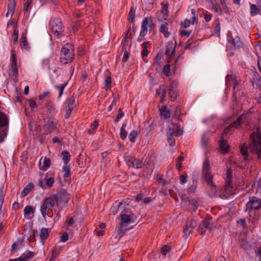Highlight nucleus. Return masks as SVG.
Returning <instances> with one entry per match:
<instances>
[{"label":"nucleus","instance_id":"obj_1","mask_svg":"<svg viewBox=\"0 0 261 261\" xmlns=\"http://www.w3.org/2000/svg\"><path fill=\"white\" fill-rule=\"evenodd\" d=\"M202 175L206 181L207 186L213 193L217 191L216 185L214 183L213 175L212 174L209 160L206 158L203 163Z\"/></svg>","mask_w":261,"mask_h":261},{"label":"nucleus","instance_id":"obj_2","mask_svg":"<svg viewBox=\"0 0 261 261\" xmlns=\"http://www.w3.org/2000/svg\"><path fill=\"white\" fill-rule=\"evenodd\" d=\"M74 57V50L73 46L69 43H66L61 48L60 61L63 64H66L72 62Z\"/></svg>","mask_w":261,"mask_h":261},{"label":"nucleus","instance_id":"obj_3","mask_svg":"<svg viewBox=\"0 0 261 261\" xmlns=\"http://www.w3.org/2000/svg\"><path fill=\"white\" fill-rule=\"evenodd\" d=\"M71 195L65 189L60 190L56 194H53L51 198L54 199L55 204L60 207V211L70 199Z\"/></svg>","mask_w":261,"mask_h":261},{"label":"nucleus","instance_id":"obj_4","mask_svg":"<svg viewBox=\"0 0 261 261\" xmlns=\"http://www.w3.org/2000/svg\"><path fill=\"white\" fill-rule=\"evenodd\" d=\"M250 139L251 151L256 153L258 158H261V133L259 132H253L250 135Z\"/></svg>","mask_w":261,"mask_h":261},{"label":"nucleus","instance_id":"obj_5","mask_svg":"<svg viewBox=\"0 0 261 261\" xmlns=\"http://www.w3.org/2000/svg\"><path fill=\"white\" fill-rule=\"evenodd\" d=\"M49 27L53 34L58 39L63 35L64 28L60 19L52 18L49 21Z\"/></svg>","mask_w":261,"mask_h":261},{"label":"nucleus","instance_id":"obj_6","mask_svg":"<svg viewBox=\"0 0 261 261\" xmlns=\"http://www.w3.org/2000/svg\"><path fill=\"white\" fill-rule=\"evenodd\" d=\"M9 120L8 117L0 111V143L4 141L7 135Z\"/></svg>","mask_w":261,"mask_h":261},{"label":"nucleus","instance_id":"obj_7","mask_svg":"<svg viewBox=\"0 0 261 261\" xmlns=\"http://www.w3.org/2000/svg\"><path fill=\"white\" fill-rule=\"evenodd\" d=\"M43 121V128L45 135L51 133L57 128L58 121L54 117L47 116L44 118Z\"/></svg>","mask_w":261,"mask_h":261},{"label":"nucleus","instance_id":"obj_8","mask_svg":"<svg viewBox=\"0 0 261 261\" xmlns=\"http://www.w3.org/2000/svg\"><path fill=\"white\" fill-rule=\"evenodd\" d=\"M148 27H149L150 29H152L154 27L151 17H145L143 19L141 25V30L137 39L138 41L141 42L144 37L147 34Z\"/></svg>","mask_w":261,"mask_h":261},{"label":"nucleus","instance_id":"obj_9","mask_svg":"<svg viewBox=\"0 0 261 261\" xmlns=\"http://www.w3.org/2000/svg\"><path fill=\"white\" fill-rule=\"evenodd\" d=\"M260 208L261 198L252 196L249 198V201L246 204L245 211L251 212L252 210H257Z\"/></svg>","mask_w":261,"mask_h":261},{"label":"nucleus","instance_id":"obj_10","mask_svg":"<svg viewBox=\"0 0 261 261\" xmlns=\"http://www.w3.org/2000/svg\"><path fill=\"white\" fill-rule=\"evenodd\" d=\"M233 172L232 169L230 167L227 168L226 173L225 184L224 186V191L227 194H231L233 188Z\"/></svg>","mask_w":261,"mask_h":261},{"label":"nucleus","instance_id":"obj_11","mask_svg":"<svg viewBox=\"0 0 261 261\" xmlns=\"http://www.w3.org/2000/svg\"><path fill=\"white\" fill-rule=\"evenodd\" d=\"M55 205L54 199L50 197L46 198L43 200V203L40 207V211L42 216L45 218L48 215L49 209L53 207Z\"/></svg>","mask_w":261,"mask_h":261},{"label":"nucleus","instance_id":"obj_12","mask_svg":"<svg viewBox=\"0 0 261 261\" xmlns=\"http://www.w3.org/2000/svg\"><path fill=\"white\" fill-rule=\"evenodd\" d=\"M125 161L129 167L140 169L143 168L144 166L142 161L134 156H127L125 158Z\"/></svg>","mask_w":261,"mask_h":261},{"label":"nucleus","instance_id":"obj_13","mask_svg":"<svg viewBox=\"0 0 261 261\" xmlns=\"http://www.w3.org/2000/svg\"><path fill=\"white\" fill-rule=\"evenodd\" d=\"M212 218L204 219L202 221L198 227V232L200 235H204L205 233L206 229L211 230L212 228V224L211 223Z\"/></svg>","mask_w":261,"mask_h":261},{"label":"nucleus","instance_id":"obj_14","mask_svg":"<svg viewBox=\"0 0 261 261\" xmlns=\"http://www.w3.org/2000/svg\"><path fill=\"white\" fill-rule=\"evenodd\" d=\"M197 226V222L195 220L191 219L187 221L185 227L184 229L185 234L189 236Z\"/></svg>","mask_w":261,"mask_h":261},{"label":"nucleus","instance_id":"obj_15","mask_svg":"<svg viewBox=\"0 0 261 261\" xmlns=\"http://www.w3.org/2000/svg\"><path fill=\"white\" fill-rule=\"evenodd\" d=\"M175 53V45L172 41L168 42L165 45V55L168 58L167 62H170V58Z\"/></svg>","mask_w":261,"mask_h":261},{"label":"nucleus","instance_id":"obj_16","mask_svg":"<svg viewBox=\"0 0 261 261\" xmlns=\"http://www.w3.org/2000/svg\"><path fill=\"white\" fill-rule=\"evenodd\" d=\"M169 95L172 101H174L178 95L176 84L173 82L170 83L169 88Z\"/></svg>","mask_w":261,"mask_h":261},{"label":"nucleus","instance_id":"obj_17","mask_svg":"<svg viewBox=\"0 0 261 261\" xmlns=\"http://www.w3.org/2000/svg\"><path fill=\"white\" fill-rule=\"evenodd\" d=\"M228 43H229V47L231 49L240 48L243 45L240 38L237 36L234 38L231 36L230 39H228Z\"/></svg>","mask_w":261,"mask_h":261},{"label":"nucleus","instance_id":"obj_18","mask_svg":"<svg viewBox=\"0 0 261 261\" xmlns=\"http://www.w3.org/2000/svg\"><path fill=\"white\" fill-rule=\"evenodd\" d=\"M232 81L233 82V92L232 95V97L234 99L236 98V92L239 90V83H238L237 81L233 79V77L229 75H227L226 76L225 83L226 85L227 86H230V81Z\"/></svg>","mask_w":261,"mask_h":261},{"label":"nucleus","instance_id":"obj_19","mask_svg":"<svg viewBox=\"0 0 261 261\" xmlns=\"http://www.w3.org/2000/svg\"><path fill=\"white\" fill-rule=\"evenodd\" d=\"M76 220V217L73 214H69L67 215L64 223L65 225L67 226L66 230H69V229L68 227L74 228L75 226Z\"/></svg>","mask_w":261,"mask_h":261},{"label":"nucleus","instance_id":"obj_20","mask_svg":"<svg viewBox=\"0 0 261 261\" xmlns=\"http://www.w3.org/2000/svg\"><path fill=\"white\" fill-rule=\"evenodd\" d=\"M75 103V98L73 96L70 97L67 102V106L66 107V112L65 114L64 117L65 119H68L70 115L74 109V105Z\"/></svg>","mask_w":261,"mask_h":261},{"label":"nucleus","instance_id":"obj_21","mask_svg":"<svg viewBox=\"0 0 261 261\" xmlns=\"http://www.w3.org/2000/svg\"><path fill=\"white\" fill-rule=\"evenodd\" d=\"M134 215V214L131 212L129 214H125L121 213L120 215L121 218V222L120 223H121V225H124L126 226V224L133 222L134 221L133 220Z\"/></svg>","mask_w":261,"mask_h":261},{"label":"nucleus","instance_id":"obj_22","mask_svg":"<svg viewBox=\"0 0 261 261\" xmlns=\"http://www.w3.org/2000/svg\"><path fill=\"white\" fill-rule=\"evenodd\" d=\"M167 86L165 85H161L156 90V94L160 96L161 103H163L165 101L167 94Z\"/></svg>","mask_w":261,"mask_h":261},{"label":"nucleus","instance_id":"obj_23","mask_svg":"<svg viewBox=\"0 0 261 261\" xmlns=\"http://www.w3.org/2000/svg\"><path fill=\"white\" fill-rule=\"evenodd\" d=\"M62 171L64 172L63 177L64 181L66 183L69 184L71 182V172L70 168L69 165H64L62 168Z\"/></svg>","mask_w":261,"mask_h":261},{"label":"nucleus","instance_id":"obj_24","mask_svg":"<svg viewBox=\"0 0 261 261\" xmlns=\"http://www.w3.org/2000/svg\"><path fill=\"white\" fill-rule=\"evenodd\" d=\"M170 23L167 22L163 23L160 28V32L162 33L164 37L168 38L170 35V33L169 31V25Z\"/></svg>","mask_w":261,"mask_h":261},{"label":"nucleus","instance_id":"obj_25","mask_svg":"<svg viewBox=\"0 0 261 261\" xmlns=\"http://www.w3.org/2000/svg\"><path fill=\"white\" fill-rule=\"evenodd\" d=\"M20 46L22 49L29 50L30 47L27 40L26 34L22 33L20 39Z\"/></svg>","mask_w":261,"mask_h":261},{"label":"nucleus","instance_id":"obj_26","mask_svg":"<svg viewBox=\"0 0 261 261\" xmlns=\"http://www.w3.org/2000/svg\"><path fill=\"white\" fill-rule=\"evenodd\" d=\"M168 4H165L163 5L161 9V14L162 15V17H158V19L159 21H163V20H167V18L168 17Z\"/></svg>","mask_w":261,"mask_h":261},{"label":"nucleus","instance_id":"obj_27","mask_svg":"<svg viewBox=\"0 0 261 261\" xmlns=\"http://www.w3.org/2000/svg\"><path fill=\"white\" fill-rule=\"evenodd\" d=\"M16 7V3L14 0H8V11L6 14V17H8L9 14L12 16L15 12Z\"/></svg>","mask_w":261,"mask_h":261},{"label":"nucleus","instance_id":"obj_28","mask_svg":"<svg viewBox=\"0 0 261 261\" xmlns=\"http://www.w3.org/2000/svg\"><path fill=\"white\" fill-rule=\"evenodd\" d=\"M172 127L169 126L167 132L171 134L173 136H178L181 134V129L179 126L172 124Z\"/></svg>","mask_w":261,"mask_h":261},{"label":"nucleus","instance_id":"obj_29","mask_svg":"<svg viewBox=\"0 0 261 261\" xmlns=\"http://www.w3.org/2000/svg\"><path fill=\"white\" fill-rule=\"evenodd\" d=\"M49 230L48 228H42L40 229L39 237L40 241L43 243L48 238Z\"/></svg>","mask_w":261,"mask_h":261},{"label":"nucleus","instance_id":"obj_30","mask_svg":"<svg viewBox=\"0 0 261 261\" xmlns=\"http://www.w3.org/2000/svg\"><path fill=\"white\" fill-rule=\"evenodd\" d=\"M220 148H221V150L222 153H226L228 152L229 150V146L227 144V142L226 140L224 139H222L220 142Z\"/></svg>","mask_w":261,"mask_h":261},{"label":"nucleus","instance_id":"obj_31","mask_svg":"<svg viewBox=\"0 0 261 261\" xmlns=\"http://www.w3.org/2000/svg\"><path fill=\"white\" fill-rule=\"evenodd\" d=\"M34 252L32 251H29L26 254L24 253L22 256L15 259L18 261H28V259L32 258L34 256Z\"/></svg>","mask_w":261,"mask_h":261},{"label":"nucleus","instance_id":"obj_32","mask_svg":"<svg viewBox=\"0 0 261 261\" xmlns=\"http://www.w3.org/2000/svg\"><path fill=\"white\" fill-rule=\"evenodd\" d=\"M62 248L59 246L54 247L51 250L52 256L50 259V261H55L56 258L60 254Z\"/></svg>","mask_w":261,"mask_h":261},{"label":"nucleus","instance_id":"obj_33","mask_svg":"<svg viewBox=\"0 0 261 261\" xmlns=\"http://www.w3.org/2000/svg\"><path fill=\"white\" fill-rule=\"evenodd\" d=\"M160 113L164 119H166L170 117V111L168 109L166 106H163L160 109Z\"/></svg>","mask_w":261,"mask_h":261},{"label":"nucleus","instance_id":"obj_34","mask_svg":"<svg viewBox=\"0 0 261 261\" xmlns=\"http://www.w3.org/2000/svg\"><path fill=\"white\" fill-rule=\"evenodd\" d=\"M34 188V185L33 183H29L21 192V195L22 197L26 196Z\"/></svg>","mask_w":261,"mask_h":261},{"label":"nucleus","instance_id":"obj_35","mask_svg":"<svg viewBox=\"0 0 261 261\" xmlns=\"http://www.w3.org/2000/svg\"><path fill=\"white\" fill-rule=\"evenodd\" d=\"M197 180L193 179V184L187 189V193L188 194H194L196 192L197 189Z\"/></svg>","mask_w":261,"mask_h":261},{"label":"nucleus","instance_id":"obj_36","mask_svg":"<svg viewBox=\"0 0 261 261\" xmlns=\"http://www.w3.org/2000/svg\"><path fill=\"white\" fill-rule=\"evenodd\" d=\"M211 5L212 9L214 10L216 13L220 15L222 14V9L217 2L212 1Z\"/></svg>","mask_w":261,"mask_h":261},{"label":"nucleus","instance_id":"obj_37","mask_svg":"<svg viewBox=\"0 0 261 261\" xmlns=\"http://www.w3.org/2000/svg\"><path fill=\"white\" fill-rule=\"evenodd\" d=\"M35 213V208L31 205H27L24 208V215L25 216H30V215H32V216L31 217L32 218L34 214Z\"/></svg>","mask_w":261,"mask_h":261},{"label":"nucleus","instance_id":"obj_38","mask_svg":"<svg viewBox=\"0 0 261 261\" xmlns=\"http://www.w3.org/2000/svg\"><path fill=\"white\" fill-rule=\"evenodd\" d=\"M62 160L64 163V165H68L70 160V154L68 151H63L61 153Z\"/></svg>","mask_w":261,"mask_h":261},{"label":"nucleus","instance_id":"obj_39","mask_svg":"<svg viewBox=\"0 0 261 261\" xmlns=\"http://www.w3.org/2000/svg\"><path fill=\"white\" fill-rule=\"evenodd\" d=\"M260 12V10L258 8L257 6L254 4L250 5V14L252 16H255Z\"/></svg>","mask_w":261,"mask_h":261},{"label":"nucleus","instance_id":"obj_40","mask_svg":"<svg viewBox=\"0 0 261 261\" xmlns=\"http://www.w3.org/2000/svg\"><path fill=\"white\" fill-rule=\"evenodd\" d=\"M142 3L147 10H150L153 7V0H142Z\"/></svg>","mask_w":261,"mask_h":261},{"label":"nucleus","instance_id":"obj_41","mask_svg":"<svg viewBox=\"0 0 261 261\" xmlns=\"http://www.w3.org/2000/svg\"><path fill=\"white\" fill-rule=\"evenodd\" d=\"M189 202L191 210L196 212L198 207V202L197 200L195 199H191L189 200Z\"/></svg>","mask_w":261,"mask_h":261},{"label":"nucleus","instance_id":"obj_42","mask_svg":"<svg viewBox=\"0 0 261 261\" xmlns=\"http://www.w3.org/2000/svg\"><path fill=\"white\" fill-rule=\"evenodd\" d=\"M68 84V81L65 82L64 84H62L61 85H56L55 86V88L58 90H59V95L58 98H60V97L62 96V95L63 93V91L65 88V87Z\"/></svg>","mask_w":261,"mask_h":261},{"label":"nucleus","instance_id":"obj_43","mask_svg":"<svg viewBox=\"0 0 261 261\" xmlns=\"http://www.w3.org/2000/svg\"><path fill=\"white\" fill-rule=\"evenodd\" d=\"M98 126V122L97 120H94L90 125V127L88 129V133L89 134H94L95 129Z\"/></svg>","mask_w":261,"mask_h":261},{"label":"nucleus","instance_id":"obj_44","mask_svg":"<svg viewBox=\"0 0 261 261\" xmlns=\"http://www.w3.org/2000/svg\"><path fill=\"white\" fill-rule=\"evenodd\" d=\"M126 126V123H124L122 126L120 128V137L121 138V139L123 140H124L126 137H127V132L125 130V127Z\"/></svg>","mask_w":261,"mask_h":261},{"label":"nucleus","instance_id":"obj_45","mask_svg":"<svg viewBox=\"0 0 261 261\" xmlns=\"http://www.w3.org/2000/svg\"><path fill=\"white\" fill-rule=\"evenodd\" d=\"M51 162L49 158H45L43 161V164L41 169L44 171L46 170L50 166Z\"/></svg>","mask_w":261,"mask_h":261},{"label":"nucleus","instance_id":"obj_46","mask_svg":"<svg viewBox=\"0 0 261 261\" xmlns=\"http://www.w3.org/2000/svg\"><path fill=\"white\" fill-rule=\"evenodd\" d=\"M251 112L250 111H247L245 113L241 114L239 118H241V121L242 122L243 120L249 121L250 119Z\"/></svg>","mask_w":261,"mask_h":261},{"label":"nucleus","instance_id":"obj_47","mask_svg":"<svg viewBox=\"0 0 261 261\" xmlns=\"http://www.w3.org/2000/svg\"><path fill=\"white\" fill-rule=\"evenodd\" d=\"M128 20L134 23L135 19V11L134 10L133 7H132L128 15Z\"/></svg>","mask_w":261,"mask_h":261},{"label":"nucleus","instance_id":"obj_48","mask_svg":"<svg viewBox=\"0 0 261 261\" xmlns=\"http://www.w3.org/2000/svg\"><path fill=\"white\" fill-rule=\"evenodd\" d=\"M241 153L243 155L244 159L247 160L248 156V148L247 146H241L240 147Z\"/></svg>","mask_w":261,"mask_h":261},{"label":"nucleus","instance_id":"obj_49","mask_svg":"<svg viewBox=\"0 0 261 261\" xmlns=\"http://www.w3.org/2000/svg\"><path fill=\"white\" fill-rule=\"evenodd\" d=\"M46 108L47 111L49 113H52L55 110V105L52 101H48L45 104Z\"/></svg>","mask_w":261,"mask_h":261},{"label":"nucleus","instance_id":"obj_50","mask_svg":"<svg viewBox=\"0 0 261 261\" xmlns=\"http://www.w3.org/2000/svg\"><path fill=\"white\" fill-rule=\"evenodd\" d=\"M167 136L168 138V141L170 145L171 146H173L175 145V141L173 138V135L169 132H167Z\"/></svg>","mask_w":261,"mask_h":261},{"label":"nucleus","instance_id":"obj_51","mask_svg":"<svg viewBox=\"0 0 261 261\" xmlns=\"http://www.w3.org/2000/svg\"><path fill=\"white\" fill-rule=\"evenodd\" d=\"M137 136H138L137 132L135 130H134L129 134V135L128 136V138L132 142L134 143L136 140V138H137Z\"/></svg>","mask_w":261,"mask_h":261},{"label":"nucleus","instance_id":"obj_52","mask_svg":"<svg viewBox=\"0 0 261 261\" xmlns=\"http://www.w3.org/2000/svg\"><path fill=\"white\" fill-rule=\"evenodd\" d=\"M131 40L128 39H122L121 44H122V49L121 50L127 49L128 47H130V45H129V42H130Z\"/></svg>","mask_w":261,"mask_h":261},{"label":"nucleus","instance_id":"obj_53","mask_svg":"<svg viewBox=\"0 0 261 261\" xmlns=\"http://www.w3.org/2000/svg\"><path fill=\"white\" fill-rule=\"evenodd\" d=\"M44 179L46 186L49 188H51L55 182L54 177H50L49 178H45Z\"/></svg>","mask_w":261,"mask_h":261},{"label":"nucleus","instance_id":"obj_54","mask_svg":"<svg viewBox=\"0 0 261 261\" xmlns=\"http://www.w3.org/2000/svg\"><path fill=\"white\" fill-rule=\"evenodd\" d=\"M33 0H27V2L24 4L23 10L25 11H30V10L32 8V4Z\"/></svg>","mask_w":261,"mask_h":261},{"label":"nucleus","instance_id":"obj_55","mask_svg":"<svg viewBox=\"0 0 261 261\" xmlns=\"http://www.w3.org/2000/svg\"><path fill=\"white\" fill-rule=\"evenodd\" d=\"M241 118L238 117L237 120L231 122L229 125L230 127H232L234 129V128H237L239 127L241 125Z\"/></svg>","mask_w":261,"mask_h":261},{"label":"nucleus","instance_id":"obj_56","mask_svg":"<svg viewBox=\"0 0 261 261\" xmlns=\"http://www.w3.org/2000/svg\"><path fill=\"white\" fill-rule=\"evenodd\" d=\"M17 26L14 25V29L13 33V42L14 43L17 42L18 38V30H17Z\"/></svg>","mask_w":261,"mask_h":261},{"label":"nucleus","instance_id":"obj_57","mask_svg":"<svg viewBox=\"0 0 261 261\" xmlns=\"http://www.w3.org/2000/svg\"><path fill=\"white\" fill-rule=\"evenodd\" d=\"M111 77L110 75L109 76H107L105 81V87L106 90L110 88L111 87Z\"/></svg>","mask_w":261,"mask_h":261},{"label":"nucleus","instance_id":"obj_58","mask_svg":"<svg viewBox=\"0 0 261 261\" xmlns=\"http://www.w3.org/2000/svg\"><path fill=\"white\" fill-rule=\"evenodd\" d=\"M10 70L12 75L15 77L17 76L18 73L17 65H11Z\"/></svg>","mask_w":261,"mask_h":261},{"label":"nucleus","instance_id":"obj_59","mask_svg":"<svg viewBox=\"0 0 261 261\" xmlns=\"http://www.w3.org/2000/svg\"><path fill=\"white\" fill-rule=\"evenodd\" d=\"M233 131V128L232 127H230V125H229L227 127L224 129L222 135H227L228 134H231Z\"/></svg>","mask_w":261,"mask_h":261},{"label":"nucleus","instance_id":"obj_60","mask_svg":"<svg viewBox=\"0 0 261 261\" xmlns=\"http://www.w3.org/2000/svg\"><path fill=\"white\" fill-rule=\"evenodd\" d=\"M124 113L122 111L121 109H119L118 110V113L116 117V118L114 119V122L117 123L119 120L122 118L124 116Z\"/></svg>","mask_w":261,"mask_h":261},{"label":"nucleus","instance_id":"obj_61","mask_svg":"<svg viewBox=\"0 0 261 261\" xmlns=\"http://www.w3.org/2000/svg\"><path fill=\"white\" fill-rule=\"evenodd\" d=\"M170 65L169 64H167L165 65L163 68V73L167 76L169 75L170 72Z\"/></svg>","mask_w":261,"mask_h":261},{"label":"nucleus","instance_id":"obj_62","mask_svg":"<svg viewBox=\"0 0 261 261\" xmlns=\"http://www.w3.org/2000/svg\"><path fill=\"white\" fill-rule=\"evenodd\" d=\"M170 251V247L168 245H164L161 249V253L164 255H166Z\"/></svg>","mask_w":261,"mask_h":261},{"label":"nucleus","instance_id":"obj_63","mask_svg":"<svg viewBox=\"0 0 261 261\" xmlns=\"http://www.w3.org/2000/svg\"><path fill=\"white\" fill-rule=\"evenodd\" d=\"M119 227L118 228V229H117V232H118V234H122L126 230H127L128 229L126 228L125 227L126 226L124 225H122L121 224V223H119Z\"/></svg>","mask_w":261,"mask_h":261},{"label":"nucleus","instance_id":"obj_64","mask_svg":"<svg viewBox=\"0 0 261 261\" xmlns=\"http://www.w3.org/2000/svg\"><path fill=\"white\" fill-rule=\"evenodd\" d=\"M29 102V105L32 110H34L35 109H37L38 107V105L35 101L32 99H30L28 100Z\"/></svg>","mask_w":261,"mask_h":261}]
</instances>
